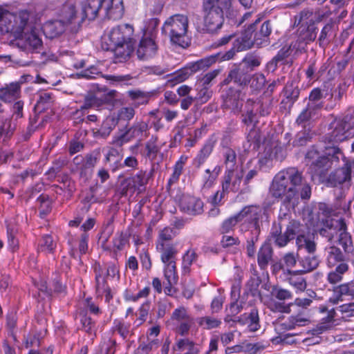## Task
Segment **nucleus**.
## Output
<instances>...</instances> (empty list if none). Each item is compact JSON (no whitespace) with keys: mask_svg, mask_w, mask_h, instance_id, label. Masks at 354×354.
<instances>
[{"mask_svg":"<svg viewBox=\"0 0 354 354\" xmlns=\"http://www.w3.org/2000/svg\"><path fill=\"white\" fill-rule=\"evenodd\" d=\"M68 28H70L66 23H64L61 19L57 17L55 20L46 22L43 27V31L46 37L54 38L60 35Z\"/></svg>","mask_w":354,"mask_h":354,"instance_id":"obj_30","label":"nucleus"},{"mask_svg":"<svg viewBox=\"0 0 354 354\" xmlns=\"http://www.w3.org/2000/svg\"><path fill=\"white\" fill-rule=\"evenodd\" d=\"M250 82L249 70L244 68V64H239L235 66L230 71L223 83L229 84L233 83L237 88L230 86L226 92L225 105L231 109L234 113L239 112L243 103L241 100V88L247 86Z\"/></svg>","mask_w":354,"mask_h":354,"instance_id":"obj_5","label":"nucleus"},{"mask_svg":"<svg viewBox=\"0 0 354 354\" xmlns=\"http://www.w3.org/2000/svg\"><path fill=\"white\" fill-rule=\"evenodd\" d=\"M327 94L326 91L322 90L319 88H313L309 94L307 104L311 109H315L317 111H320L324 106L322 100L325 98Z\"/></svg>","mask_w":354,"mask_h":354,"instance_id":"obj_35","label":"nucleus"},{"mask_svg":"<svg viewBox=\"0 0 354 354\" xmlns=\"http://www.w3.org/2000/svg\"><path fill=\"white\" fill-rule=\"evenodd\" d=\"M272 249L269 244H263L259 250L257 261L259 266L264 270L268 266L269 262L272 259Z\"/></svg>","mask_w":354,"mask_h":354,"instance_id":"obj_40","label":"nucleus"},{"mask_svg":"<svg viewBox=\"0 0 354 354\" xmlns=\"http://www.w3.org/2000/svg\"><path fill=\"white\" fill-rule=\"evenodd\" d=\"M198 255L195 250H188L183 256L182 272L183 274H188L191 271L192 265L196 261Z\"/></svg>","mask_w":354,"mask_h":354,"instance_id":"obj_46","label":"nucleus"},{"mask_svg":"<svg viewBox=\"0 0 354 354\" xmlns=\"http://www.w3.org/2000/svg\"><path fill=\"white\" fill-rule=\"evenodd\" d=\"M133 28L129 24L113 27L102 37V46L114 54V62H124L133 52Z\"/></svg>","mask_w":354,"mask_h":354,"instance_id":"obj_2","label":"nucleus"},{"mask_svg":"<svg viewBox=\"0 0 354 354\" xmlns=\"http://www.w3.org/2000/svg\"><path fill=\"white\" fill-rule=\"evenodd\" d=\"M158 137L151 136L150 139L145 143L146 157L153 159L157 156L160 147L157 145Z\"/></svg>","mask_w":354,"mask_h":354,"instance_id":"obj_56","label":"nucleus"},{"mask_svg":"<svg viewBox=\"0 0 354 354\" xmlns=\"http://www.w3.org/2000/svg\"><path fill=\"white\" fill-rule=\"evenodd\" d=\"M346 225L344 219L332 221L330 226L327 228L322 229L320 234L327 236L328 241H332L335 237L343 248L346 253H350L353 251V241L351 236L346 231Z\"/></svg>","mask_w":354,"mask_h":354,"instance_id":"obj_11","label":"nucleus"},{"mask_svg":"<svg viewBox=\"0 0 354 354\" xmlns=\"http://www.w3.org/2000/svg\"><path fill=\"white\" fill-rule=\"evenodd\" d=\"M56 243L50 234L42 236L38 245V251L44 253H53L56 248Z\"/></svg>","mask_w":354,"mask_h":354,"instance_id":"obj_49","label":"nucleus"},{"mask_svg":"<svg viewBox=\"0 0 354 354\" xmlns=\"http://www.w3.org/2000/svg\"><path fill=\"white\" fill-rule=\"evenodd\" d=\"M176 346L177 350L181 354H198L199 353L198 346L188 339L178 340Z\"/></svg>","mask_w":354,"mask_h":354,"instance_id":"obj_44","label":"nucleus"},{"mask_svg":"<svg viewBox=\"0 0 354 354\" xmlns=\"http://www.w3.org/2000/svg\"><path fill=\"white\" fill-rule=\"evenodd\" d=\"M96 281V292L98 296H102L104 291L109 287L105 279L104 272L100 265H95L94 267Z\"/></svg>","mask_w":354,"mask_h":354,"instance_id":"obj_43","label":"nucleus"},{"mask_svg":"<svg viewBox=\"0 0 354 354\" xmlns=\"http://www.w3.org/2000/svg\"><path fill=\"white\" fill-rule=\"evenodd\" d=\"M112 330L117 333L123 339H127L133 334L131 324L124 322L123 319H115L113 322Z\"/></svg>","mask_w":354,"mask_h":354,"instance_id":"obj_39","label":"nucleus"},{"mask_svg":"<svg viewBox=\"0 0 354 354\" xmlns=\"http://www.w3.org/2000/svg\"><path fill=\"white\" fill-rule=\"evenodd\" d=\"M342 156L343 153L337 147H326V151L322 153L313 147L306 153V159L314 174L322 178L332 167L333 162H338Z\"/></svg>","mask_w":354,"mask_h":354,"instance_id":"obj_6","label":"nucleus"},{"mask_svg":"<svg viewBox=\"0 0 354 354\" xmlns=\"http://www.w3.org/2000/svg\"><path fill=\"white\" fill-rule=\"evenodd\" d=\"M233 322H238L242 325L248 324L250 331L255 332L260 328L259 317L257 309L252 308L250 313H244Z\"/></svg>","mask_w":354,"mask_h":354,"instance_id":"obj_29","label":"nucleus"},{"mask_svg":"<svg viewBox=\"0 0 354 354\" xmlns=\"http://www.w3.org/2000/svg\"><path fill=\"white\" fill-rule=\"evenodd\" d=\"M203 12L204 29L208 32H214L221 28L224 14L230 19L237 15V12L232 8V0H203Z\"/></svg>","mask_w":354,"mask_h":354,"instance_id":"obj_4","label":"nucleus"},{"mask_svg":"<svg viewBox=\"0 0 354 354\" xmlns=\"http://www.w3.org/2000/svg\"><path fill=\"white\" fill-rule=\"evenodd\" d=\"M319 310L321 313H327V315L322 318L321 322L317 324L316 328L314 329L316 334H321L326 330L330 328L335 322V318L336 316L335 308L328 310L326 306L322 305L319 307Z\"/></svg>","mask_w":354,"mask_h":354,"instance_id":"obj_27","label":"nucleus"},{"mask_svg":"<svg viewBox=\"0 0 354 354\" xmlns=\"http://www.w3.org/2000/svg\"><path fill=\"white\" fill-rule=\"evenodd\" d=\"M159 19L157 18H151L145 22L143 28V37H152L156 39L158 32V26L159 25Z\"/></svg>","mask_w":354,"mask_h":354,"instance_id":"obj_51","label":"nucleus"},{"mask_svg":"<svg viewBox=\"0 0 354 354\" xmlns=\"http://www.w3.org/2000/svg\"><path fill=\"white\" fill-rule=\"evenodd\" d=\"M17 127V122L13 118L0 119V140L7 143L12 137Z\"/></svg>","mask_w":354,"mask_h":354,"instance_id":"obj_26","label":"nucleus"},{"mask_svg":"<svg viewBox=\"0 0 354 354\" xmlns=\"http://www.w3.org/2000/svg\"><path fill=\"white\" fill-rule=\"evenodd\" d=\"M32 23L28 30H25L22 35L17 38L18 45L28 51L39 50L42 46L40 30Z\"/></svg>","mask_w":354,"mask_h":354,"instance_id":"obj_17","label":"nucleus"},{"mask_svg":"<svg viewBox=\"0 0 354 354\" xmlns=\"http://www.w3.org/2000/svg\"><path fill=\"white\" fill-rule=\"evenodd\" d=\"M12 12L0 7V33L8 35V26L11 21Z\"/></svg>","mask_w":354,"mask_h":354,"instance_id":"obj_52","label":"nucleus"},{"mask_svg":"<svg viewBox=\"0 0 354 354\" xmlns=\"http://www.w3.org/2000/svg\"><path fill=\"white\" fill-rule=\"evenodd\" d=\"M171 320L178 324L176 332L182 336L188 334L193 324L192 317L188 313L187 309L183 306L178 307L173 311Z\"/></svg>","mask_w":354,"mask_h":354,"instance_id":"obj_18","label":"nucleus"},{"mask_svg":"<svg viewBox=\"0 0 354 354\" xmlns=\"http://www.w3.org/2000/svg\"><path fill=\"white\" fill-rule=\"evenodd\" d=\"M127 94L136 106L147 104L151 97V93L140 89L129 90Z\"/></svg>","mask_w":354,"mask_h":354,"instance_id":"obj_38","label":"nucleus"},{"mask_svg":"<svg viewBox=\"0 0 354 354\" xmlns=\"http://www.w3.org/2000/svg\"><path fill=\"white\" fill-rule=\"evenodd\" d=\"M271 295L280 301L288 300L292 298V292L279 286H274L271 290Z\"/></svg>","mask_w":354,"mask_h":354,"instance_id":"obj_64","label":"nucleus"},{"mask_svg":"<svg viewBox=\"0 0 354 354\" xmlns=\"http://www.w3.org/2000/svg\"><path fill=\"white\" fill-rule=\"evenodd\" d=\"M319 264L318 257L314 254H308L299 260L298 265L301 268L299 272L306 273L316 269Z\"/></svg>","mask_w":354,"mask_h":354,"instance_id":"obj_36","label":"nucleus"},{"mask_svg":"<svg viewBox=\"0 0 354 354\" xmlns=\"http://www.w3.org/2000/svg\"><path fill=\"white\" fill-rule=\"evenodd\" d=\"M131 140L126 130L123 132L115 134L112 138L111 145L118 149H122V146Z\"/></svg>","mask_w":354,"mask_h":354,"instance_id":"obj_61","label":"nucleus"},{"mask_svg":"<svg viewBox=\"0 0 354 354\" xmlns=\"http://www.w3.org/2000/svg\"><path fill=\"white\" fill-rule=\"evenodd\" d=\"M296 245L299 250H304L308 254H314L316 251L317 245L310 236L299 234L296 239Z\"/></svg>","mask_w":354,"mask_h":354,"instance_id":"obj_37","label":"nucleus"},{"mask_svg":"<svg viewBox=\"0 0 354 354\" xmlns=\"http://www.w3.org/2000/svg\"><path fill=\"white\" fill-rule=\"evenodd\" d=\"M270 100L268 98L258 99L255 101L248 100L244 109L241 111V121L246 125H255L258 122V116H266L271 111Z\"/></svg>","mask_w":354,"mask_h":354,"instance_id":"obj_10","label":"nucleus"},{"mask_svg":"<svg viewBox=\"0 0 354 354\" xmlns=\"http://www.w3.org/2000/svg\"><path fill=\"white\" fill-rule=\"evenodd\" d=\"M148 131V125L145 122H138L127 129V131L131 138H138L140 141L145 134L146 136Z\"/></svg>","mask_w":354,"mask_h":354,"instance_id":"obj_48","label":"nucleus"},{"mask_svg":"<svg viewBox=\"0 0 354 354\" xmlns=\"http://www.w3.org/2000/svg\"><path fill=\"white\" fill-rule=\"evenodd\" d=\"M94 0H90L93 2ZM98 6L96 8L95 17L100 10H103L104 15L109 19H117L122 17L124 6L122 0H98Z\"/></svg>","mask_w":354,"mask_h":354,"instance_id":"obj_19","label":"nucleus"},{"mask_svg":"<svg viewBox=\"0 0 354 354\" xmlns=\"http://www.w3.org/2000/svg\"><path fill=\"white\" fill-rule=\"evenodd\" d=\"M261 58L254 54H248L240 63L244 64V68L249 70V73L254 70V68L260 66Z\"/></svg>","mask_w":354,"mask_h":354,"instance_id":"obj_58","label":"nucleus"},{"mask_svg":"<svg viewBox=\"0 0 354 354\" xmlns=\"http://www.w3.org/2000/svg\"><path fill=\"white\" fill-rule=\"evenodd\" d=\"M299 270L291 271L287 269V272H284L283 279L288 281L297 291L301 292L306 288V281L305 279L299 274Z\"/></svg>","mask_w":354,"mask_h":354,"instance_id":"obj_33","label":"nucleus"},{"mask_svg":"<svg viewBox=\"0 0 354 354\" xmlns=\"http://www.w3.org/2000/svg\"><path fill=\"white\" fill-rule=\"evenodd\" d=\"M255 24H251L241 36L234 40V46L238 50H245L250 48L254 44L259 46L263 44V41H267L272 31L270 24L268 21L263 22L261 28L258 31H255Z\"/></svg>","mask_w":354,"mask_h":354,"instance_id":"obj_8","label":"nucleus"},{"mask_svg":"<svg viewBox=\"0 0 354 354\" xmlns=\"http://www.w3.org/2000/svg\"><path fill=\"white\" fill-rule=\"evenodd\" d=\"M270 242L278 248L285 247L291 240L286 233H282V227L279 225H272L268 236Z\"/></svg>","mask_w":354,"mask_h":354,"instance_id":"obj_32","label":"nucleus"},{"mask_svg":"<svg viewBox=\"0 0 354 354\" xmlns=\"http://www.w3.org/2000/svg\"><path fill=\"white\" fill-rule=\"evenodd\" d=\"M138 165L139 162L137 158L134 156H129L125 158L123 162H118L115 167L118 168V170L127 167L130 171H134L138 168Z\"/></svg>","mask_w":354,"mask_h":354,"instance_id":"obj_62","label":"nucleus"},{"mask_svg":"<svg viewBox=\"0 0 354 354\" xmlns=\"http://www.w3.org/2000/svg\"><path fill=\"white\" fill-rule=\"evenodd\" d=\"M317 28L313 26H300L293 40L288 47L293 59L306 53L308 44L313 42L317 37Z\"/></svg>","mask_w":354,"mask_h":354,"instance_id":"obj_13","label":"nucleus"},{"mask_svg":"<svg viewBox=\"0 0 354 354\" xmlns=\"http://www.w3.org/2000/svg\"><path fill=\"white\" fill-rule=\"evenodd\" d=\"M243 171L237 167L236 169H226L222 183L223 192H237L241 187Z\"/></svg>","mask_w":354,"mask_h":354,"instance_id":"obj_20","label":"nucleus"},{"mask_svg":"<svg viewBox=\"0 0 354 354\" xmlns=\"http://www.w3.org/2000/svg\"><path fill=\"white\" fill-rule=\"evenodd\" d=\"M345 297H354V282L341 284L333 289V295L328 299V303L333 305L342 301Z\"/></svg>","mask_w":354,"mask_h":354,"instance_id":"obj_24","label":"nucleus"},{"mask_svg":"<svg viewBox=\"0 0 354 354\" xmlns=\"http://www.w3.org/2000/svg\"><path fill=\"white\" fill-rule=\"evenodd\" d=\"M342 158L344 162L343 166L328 176L326 184L328 187L348 189L351 185V174L354 171V161L347 160L344 155Z\"/></svg>","mask_w":354,"mask_h":354,"instance_id":"obj_14","label":"nucleus"},{"mask_svg":"<svg viewBox=\"0 0 354 354\" xmlns=\"http://www.w3.org/2000/svg\"><path fill=\"white\" fill-rule=\"evenodd\" d=\"M158 52V45L155 39L142 37L138 45L136 55L140 60H148L153 57Z\"/></svg>","mask_w":354,"mask_h":354,"instance_id":"obj_21","label":"nucleus"},{"mask_svg":"<svg viewBox=\"0 0 354 354\" xmlns=\"http://www.w3.org/2000/svg\"><path fill=\"white\" fill-rule=\"evenodd\" d=\"M159 340L156 338L147 337L140 343L138 351L140 354H152V351L156 350L159 346Z\"/></svg>","mask_w":354,"mask_h":354,"instance_id":"obj_47","label":"nucleus"},{"mask_svg":"<svg viewBox=\"0 0 354 354\" xmlns=\"http://www.w3.org/2000/svg\"><path fill=\"white\" fill-rule=\"evenodd\" d=\"M76 319L80 322L79 329L91 336L93 339L96 336L98 328L96 321L84 310H81L77 314Z\"/></svg>","mask_w":354,"mask_h":354,"instance_id":"obj_25","label":"nucleus"},{"mask_svg":"<svg viewBox=\"0 0 354 354\" xmlns=\"http://www.w3.org/2000/svg\"><path fill=\"white\" fill-rule=\"evenodd\" d=\"M153 171V170L152 169L149 174L143 170L139 171L131 178L133 186L138 190H140L142 187H145L147 184L149 178L152 176Z\"/></svg>","mask_w":354,"mask_h":354,"instance_id":"obj_45","label":"nucleus"},{"mask_svg":"<svg viewBox=\"0 0 354 354\" xmlns=\"http://www.w3.org/2000/svg\"><path fill=\"white\" fill-rule=\"evenodd\" d=\"M198 85V93L194 97L195 100L200 104L206 103L212 97V91L207 86H202Z\"/></svg>","mask_w":354,"mask_h":354,"instance_id":"obj_63","label":"nucleus"},{"mask_svg":"<svg viewBox=\"0 0 354 354\" xmlns=\"http://www.w3.org/2000/svg\"><path fill=\"white\" fill-rule=\"evenodd\" d=\"M198 326L204 330H212L219 328L222 324L221 319L214 316L206 315L197 319Z\"/></svg>","mask_w":354,"mask_h":354,"instance_id":"obj_42","label":"nucleus"},{"mask_svg":"<svg viewBox=\"0 0 354 354\" xmlns=\"http://www.w3.org/2000/svg\"><path fill=\"white\" fill-rule=\"evenodd\" d=\"M188 28V17L183 14H175L164 22L162 32L169 36L171 44L186 48L190 44L187 35Z\"/></svg>","mask_w":354,"mask_h":354,"instance_id":"obj_7","label":"nucleus"},{"mask_svg":"<svg viewBox=\"0 0 354 354\" xmlns=\"http://www.w3.org/2000/svg\"><path fill=\"white\" fill-rule=\"evenodd\" d=\"M12 18L8 26V35L19 38L25 30H28L32 23L35 22V17L31 11L21 10L12 12Z\"/></svg>","mask_w":354,"mask_h":354,"instance_id":"obj_16","label":"nucleus"},{"mask_svg":"<svg viewBox=\"0 0 354 354\" xmlns=\"http://www.w3.org/2000/svg\"><path fill=\"white\" fill-rule=\"evenodd\" d=\"M98 0L90 2V0H66L55 10L56 17L61 19L71 28L76 30L86 19H95L96 8Z\"/></svg>","mask_w":354,"mask_h":354,"instance_id":"obj_3","label":"nucleus"},{"mask_svg":"<svg viewBox=\"0 0 354 354\" xmlns=\"http://www.w3.org/2000/svg\"><path fill=\"white\" fill-rule=\"evenodd\" d=\"M157 249L160 252V259L164 264V276L169 283H176L178 274L176 272V254L178 251L171 244L159 243Z\"/></svg>","mask_w":354,"mask_h":354,"instance_id":"obj_12","label":"nucleus"},{"mask_svg":"<svg viewBox=\"0 0 354 354\" xmlns=\"http://www.w3.org/2000/svg\"><path fill=\"white\" fill-rule=\"evenodd\" d=\"M21 89L19 84L10 82L0 88V100L6 103L13 102L20 98Z\"/></svg>","mask_w":354,"mask_h":354,"instance_id":"obj_28","label":"nucleus"},{"mask_svg":"<svg viewBox=\"0 0 354 354\" xmlns=\"http://www.w3.org/2000/svg\"><path fill=\"white\" fill-rule=\"evenodd\" d=\"M312 187L296 167H288L279 171L273 178L269 194L276 199H281L277 218L272 225L281 227L293 220L292 212L299 203V197L308 201L311 196Z\"/></svg>","mask_w":354,"mask_h":354,"instance_id":"obj_1","label":"nucleus"},{"mask_svg":"<svg viewBox=\"0 0 354 354\" xmlns=\"http://www.w3.org/2000/svg\"><path fill=\"white\" fill-rule=\"evenodd\" d=\"M216 142L217 138L214 135L209 136L205 140L203 147L193 159V165L195 167L199 168L206 162L212 153Z\"/></svg>","mask_w":354,"mask_h":354,"instance_id":"obj_22","label":"nucleus"},{"mask_svg":"<svg viewBox=\"0 0 354 354\" xmlns=\"http://www.w3.org/2000/svg\"><path fill=\"white\" fill-rule=\"evenodd\" d=\"M261 283V279L257 274L250 277L246 283V291L248 294L255 297L259 294V287Z\"/></svg>","mask_w":354,"mask_h":354,"instance_id":"obj_57","label":"nucleus"},{"mask_svg":"<svg viewBox=\"0 0 354 354\" xmlns=\"http://www.w3.org/2000/svg\"><path fill=\"white\" fill-rule=\"evenodd\" d=\"M333 25L330 23L326 24L323 27L322 30H321L319 37L318 38V41L320 47L325 48L330 43V37L333 33Z\"/></svg>","mask_w":354,"mask_h":354,"instance_id":"obj_54","label":"nucleus"},{"mask_svg":"<svg viewBox=\"0 0 354 354\" xmlns=\"http://www.w3.org/2000/svg\"><path fill=\"white\" fill-rule=\"evenodd\" d=\"M325 256L328 267H335L340 263H346L344 261V256L340 249L334 245L325 248Z\"/></svg>","mask_w":354,"mask_h":354,"instance_id":"obj_34","label":"nucleus"},{"mask_svg":"<svg viewBox=\"0 0 354 354\" xmlns=\"http://www.w3.org/2000/svg\"><path fill=\"white\" fill-rule=\"evenodd\" d=\"M353 127V122L351 115H346L342 118H337L330 123L326 139L328 142H342L351 136V130Z\"/></svg>","mask_w":354,"mask_h":354,"instance_id":"obj_15","label":"nucleus"},{"mask_svg":"<svg viewBox=\"0 0 354 354\" xmlns=\"http://www.w3.org/2000/svg\"><path fill=\"white\" fill-rule=\"evenodd\" d=\"M238 213L241 221L239 232H250L254 237H259L261 232V220L265 214L264 211L259 206L249 205L244 207Z\"/></svg>","mask_w":354,"mask_h":354,"instance_id":"obj_9","label":"nucleus"},{"mask_svg":"<svg viewBox=\"0 0 354 354\" xmlns=\"http://www.w3.org/2000/svg\"><path fill=\"white\" fill-rule=\"evenodd\" d=\"M299 93V88L294 86L292 84H287L284 88V95L291 105L297 100Z\"/></svg>","mask_w":354,"mask_h":354,"instance_id":"obj_60","label":"nucleus"},{"mask_svg":"<svg viewBox=\"0 0 354 354\" xmlns=\"http://www.w3.org/2000/svg\"><path fill=\"white\" fill-rule=\"evenodd\" d=\"M194 73L190 65L188 64L185 68L176 71L171 76V81L175 83H180L186 80L189 76Z\"/></svg>","mask_w":354,"mask_h":354,"instance_id":"obj_59","label":"nucleus"},{"mask_svg":"<svg viewBox=\"0 0 354 354\" xmlns=\"http://www.w3.org/2000/svg\"><path fill=\"white\" fill-rule=\"evenodd\" d=\"M216 62V56L211 55L195 62L189 63L194 73L201 70H205Z\"/></svg>","mask_w":354,"mask_h":354,"instance_id":"obj_50","label":"nucleus"},{"mask_svg":"<svg viewBox=\"0 0 354 354\" xmlns=\"http://www.w3.org/2000/svg\"><path fill=\"white\" fill-rule=\"evenodd\" d=\"M348 270L347 263H340L334 270L328 273L327 280L331 284H335L340 282L343 279V275Z\"/></svg>","mask_w":354,"mask_h":354,"instance_id":"obj_41","label":"nucleus"},{"mask_svg":"<svg viewBox=\"0 0 354 354\" xmlns=\"http://www.w3.org/2000/svg\"><path fill=\"white\" fill-rule=\"evenodd\" d=\"M123 149H118L114 146L107 147L106 148V153H104V164H109L111 170L115 172L118 168L115 167L116 164L120 163L123 157Z\"/></svg>","mask_w":354,"mask_h":354,"instance_id":"obj_31","label":"nucleus"},{"mask_svg":"<svg viewBox=\"0 0 354 354\" xmlns=\"http://www.w3.org/2000/svg\"><path fill=\"white\" fill-rule=\"evenodd\" d=\"M319 111L315 109H311L308 104L298 115L296 122L299 125L305 126L306 123L312 120L317 114Z\"/></svg>","mask_w":354,"mask_h":354,"instance_id":"obj_55","label":"nucleus"},{"mask_svg":"<svg viewBox=\"0 0 354 354\" xmlns=\"http://www.w3.org/2000/svg\"><path fill=\"white\" fill-rule=\"evenodd\" d=\"M308 320L301 315L290 316L281 325L287 330L294 329L296 326H305Z\"/></svg>","mask_w":354,"mask_h":354,"instance_id":"obj_53","label":"nucleus"},{"mask_svg":"<svg viewBox=\"0 0 354 354\" xmlns=\"http://www.w3.org/2000/svg\"><path fill=\"white\" fill-rule=\"evenodd\" d=\"M203 202L198 198L183 196L180 202V209L190 215H198L203 212Z\"/></svg>","mask_w":354,"mask_h":354,"instance_id":"obj_23","label":"nucleus"}]
</instances>
